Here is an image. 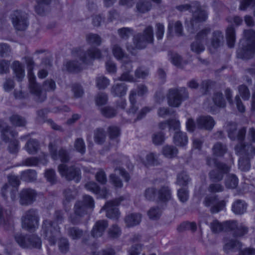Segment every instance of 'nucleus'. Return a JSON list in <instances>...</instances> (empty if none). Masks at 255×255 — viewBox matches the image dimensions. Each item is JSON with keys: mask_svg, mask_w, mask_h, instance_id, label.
Returning <instances> with one entry per match:
<instances>
[{"mask_svg": "<svg viewBox=\"0 0 255 255\" xmlns=\"http://www.w3.org/2000/svg\"><path fill=\"white\" fill-rule=\"evenodd\" d=\"M111 180L112 183L116 187H121L122 186L121 182L118 179V178L114 177V175L111 176Z\"/></svg>", "mask_w": 255, "mask_h": 255, "instance_id": "obj_44", "label": "nucleus"}, {"mask_svg": "<svg viewBox=\"0 0 255 255\" xmlns=\"http://www.w3.org/2000/svg\"><path fill=\"white\" fill-rule=\"evenodd\" d=\"M96 179L101 183H105L106 181V178L104 172L103 171H99L96 176Z\"/></svg>", "mask_w": 255, "mask_h": 255, "instance_id": "obj_36", "label": "nucleus"}, {"mask_svg": "<svg viewBox=\"0 0 255 255\" xmlns=\"http://www.w3.org/2000/svg\"><path fill=\"white\" fill-rule=\"evenodd\" d=\"M59 171L62 176H65L68 180L75 179L77 182L79 180V169H67L65 165H61L59 166Z\"/></svg>", "mask_w": 255, "mask_h": 255, "instance_id": "obj_2", "label": "nucleus"}, {"mask_svg": "<svg viewBox=\"0 0 255 255\" xmlns=\"http://www.w3.org/2000/svg\"><path fill=\"white\" fill-rule=\"evenodd\" d=\"M45 176L49 182L52 183L54 181L55 174L53 170H47L45 172Z\"/></svg>", "mask_w": 255, "mask_h": 255, "instance_id": "obj_32", "label": "nucleus"}, {"mask_svg": "<svg viewBox=\"0 0 255 255\" xmlns=\"http://www.w3.org/2000/svg\"><path fill=\"white\" fill-rule=\"evenodd\" d=\"M121 80L122 81H132V78L128 73H125L122 75Z\"/></svg>", "mask_w": 255, "mask_h": 255, "instance_id": "obj_59", "label": "nucleus"}, {"mask_svg": "<svg viewBox=\"0 0 255 255\" xmlns=\"http://www.w3.org/2000/svg\"><path fill=\"white\" fill-rule=\"evenodd\" d=\"M198 124L200 128L210 129L214 126V122L210 117H204L198 120Z\"/></svg>", "mask_w": 255, "mask_h": 255, "instance_id": "obj_8", "label": "nucleus"}, {"mask_svg": "<svg viewBox=\"0 0 255 255\" xmlns=\"http://www.w3.org/2000/svg\"><path fill=\"white\" fill-rule=\"evenodd\" d=\"M88 40L90 43H94L97 45L100 44L101 40L100 37L96 34H90L88 36Z\"/></svg>", "mask_w": 255, "mask_h": 255, "instance_id": "obj_30", "label": "nucleus"}, {"mask_svg": "<svg viewBox=\"0 0 255 255\" xmlns=\"http://www.w3.org/2000/svg\"><path fill=\"white\" fill-rule=\"evenodd\" d=\"M238 183V180L236 176L234 175L231 176L226 181V185L228 187L231 188H235Z\"/></svg>", "mask_w": 255, "mask_h": 255, "instance_id": "obj_22", "label": "nucleus"}, {"mask_svg": "<svg viewBox=\"0 0 255 255\" xmlns=\"http://www.w3.org/2000/svg\"><path fill=\"white\" fill-rule=\"evenodd\" d=\"M8 69V64L5 61L0 62V74H3L7 72Z\"/></svg>", "mask_w": 255, "mask_h": 255, "instance_id": "obj_42", "label": "nucleus"}, {"mask_svg": "<svg viewBox=\"0 0 255 255\" xmlns=\"http://www.w3.org/2000/svg\"><path fill=\"white\" fill-rule=\"evenodd\" d=\"M47 75V72L46 71L44 70H40L38 73V77L40 78H45Z\"/></svg>", "mask_w": 255, "mask_h": 255, "instance_id": "obj_64", "label": "nucleus"}, {"mask_svg": "<svg viewBox=\"0 0 255 255\" xmlns=\"http://www.w3.org/2000/svg\"><path fill=\"white\" fill-rule=\"evenodd\" d=\"M106 68L107 70L109 72H114L116 71V67L114 64L113 63H107L106 64Z\"/></svg>", "mask_w": 255, "mask_h": 255, "instance_id": "obj_56", "label": "nucleus"}, {"mask_svg": "<svg viewBox=\"0 0 255 255\" xmlns=\"http://www.w3.org/2000/svg\"><path fill=\"white\" fill-rule=\"evenodd\" d=\"M118 32L122 37H124L128 36L130 31L128 28H123L119 29Z\"/></svg>", "mask_w": 255, "mask_h": 255, "instance_id": "obj_46", "label": "nucleus"}, {"mask_svg": "<svg viewBox=\"0 0 255 255\" xmlns=\"http://www.w3.org/2000/svg\"><path fill=\"white\" fill-rule=\"evenodd\" d=\"M12 22L15 28L18 30H23L27 26L26 19L18 11L15 12L13 14Z\"/></svg>", "mask_w": 255, "mask_h": 255, "instance_id": "obj_3", "label": "nucleus"}, {"mask_svg": "<svg viewBox=\"0 0 255 255\" xmlns=\"http://www.w3.org/2000/svg\"><path fill=\"white\" fill-rule=\"evenodd\" d=\"M113 54L114 56L117 58V59H120L123 56V53L121 50V49L118 47V46H115L113 48Z\"/></svg>", "mask_w": 255, "mask_h": 255, "instance_id": "obj_39", "label": "nucleus"}, {"mask_svg": "<svg viewBox=\"0 0 255 255\" xmlns=\"http://www.w3.org/2000/svg\"><path fill=\"white\" fill-rule=\"evenodd\" d=\"M28 79H29V84H30V87L31 88L32 87V86L34 84V82H35V76L31 73V72H28Z\"/></svg>", "mask_w": 255, "mask_h": 255, "instance_id": "obj_57", "label": "nucleus"}, {"mask_svg": "<svg viewBox=\"0 0 255 255\" xmlns=\"http://www.w3.org/2000/svg\"><path fill=\"white\" fill-rule=\"evenodd\" d=\"M38 148V143L37 141L35 140H29L26 146V150L31 154L35 152Z\"/></svg>", "mask_w": 255, "mask_h": 255, "instance_id": "obj_18", "label": "nucleus"}, {"mask_svg": "<svg viewBox=\"0 0 255 255\" xmlns=\"http://www.w3.org/2000/svg\"><path fill=\"white\" fill-rule=\"evenodd\" d=\"M211 228L213 232H218L222 230V226L218 221H215L212 224Z\"/></svg>", "mask_w": 255, "mask_h": 255, "instance_id": "obj_40", "label": "nucleus"}, {"mask_svg": "<svg viewBox=\"0 0 255 255\" xmlns=\"http://www.w3.org/2000/svg\"><path fill=\"white\" fill-rule=\"evenodd\" d=\"M177 153V149L171 146H166L163 149V153L167 157H172L176 155Z\"/></svg>", "mask_w": 255, "mask_h": 255, "instance_id": "obj_21", "label": "nucleus"}, {"mask_svg": "<svg viewBox=\"0 0 255 255\" xmlns=\"http://www.w3.org/2000/svg\"><path fill=\"white\" fill-rule=\"evenodd\" d=\"M120 231L118 227L114 226L110 231V234L113 237H117L120 233Z\"/></svg>", "mask_w": 255, "mask_h": 255, "instance_id": "obj_50", "label": "nucleus"}, {"mask_svg": "<svg viewBox=\"0 0 255 255\" xmlns=\"http://www.w3.org/2000/svg\"><path fill=\"white\" fill-rule=\"evenodd\" d=\"M225 150V147L220 143H217L214 147V151L216 154H222Z\"/></svg>", "mask_w": 255, "mask_h": 255, "instance_id": "obj_33", "label": "nucleus"}, {"mask_svg": "<svg viewBox=\"0 0 255 255\" xmlns=\"http://www.w3.org/2000/svg\"><path fill=\"white\" fill-rule=\"evenodd\" d=\"M180 61V58L178 56H176L175 57H173L172 60V63L176 66H178L179 65Z\"/></svg>", "mask_w": 255, "mask_h": 255, "instance_id": "obj_63", "label": "nucleus"}, {"mask_svg": "<svg viewBox=\"0 0 255 255\" xmlns=\"http://www.w3.org/2000/svg\"><path fill=\"white\" fill-rule=\"evenodd\" d=\"M154 156L152 153L150 154L147 156V161L144 162L145 165L154 164Z\"/></svg>", "mask_w": 255, "mask_h": 255, "instance_id": "obj_52", "label": "nucleus"}, {"mask_svg": "<svg viewBox=\"0 0 255 255\" xmlns=\"http://www.w3.org/2000/svg\"><path fill=\"white\" fill-rule=\"evenodd\" d=\"M13 87V82L11 80L7 81L4 85V89L6 91H8Z\"/></svg>", "mask_w": 255, "mask_h": 255, "instance_id": "obj_51", "label": "nucleus"}, {"mask_svg": "<svg viewBox=\"0 0 255 255\" xmlns=\"http://www.w3.org/2000/svg\"><path fill=\"white\" fill-rule=\"evenodd\" d=\"M102 113L107 117H112L115 115L114 110L110 108L103 109L102 110Z\"/></svg>", "mask_w": 255, "mask_h": 255, "instance_id": "obj_35", "label": "nucleus"}, {"mask_svg": "<svg viewBox=\"0 0 255 255\" xmlns=\"http://www.w3.org/2000/svg\"><path fill=\"white\" fill-rule=\"evenodd\" d=\"M194 122L192 119L188 120L186 123V127L188 130L192 131L194 129Z\"/></svg>", "mask_w": 255, "mask_h": 255, "instance_id": "obj_54", "label": "nucleus"}, {"mask_svg": "<svg viewBox=\"0 0 255 255\" xmlns=\"http://www.w3.org/2000/svg\"><path fill=\"white\" fill-rule=\"evenodd\" d=\"M148 214L150 219H156L159 217L160 213L158 209H151L149 211Z\"/></svg>", "mask_w": 255, "mask_h": 255, "instance_id": "obj_34", "label": "nucleus"}, {"mask_svg": "<svg viewBox=\"0 0 255 255\" xmlns=\"http://www.w3.org/2000/svg\"><path fill=\"white\" fill-rule=\"evenodd\" d=\"M11 121L14 125H15L17 126H22L25 124L24 120L17 115L13 116L11 117Z\"/></svg>", "mask_w": 255, "mask_h": 255, "instance_id": "obj_25", "label": "nucleus"}, {"mask_svg": "<svg viewBox=\"0 0 255 255\" xmlns=\"http://www.w3.org/2000/svg\"><path fill=\"white\" fill-rule=\"evenodd\" d=\"M178 196L179 200L182 202L187 201L188 197V192L183 189L178 191Z\"/></svg>", "mask_w": 255, "mask_h": 255, "instance_id": "obj_31", "label": "nucleus"}, {"mask_svg": "<svg viewBox=\"0 0 255 255\" xmlns=\"http://www.w3.org/2000/svg\"><path fill=\"white\" fill-rule=\"evenodd\" d=\"M107 100L106 95L101 94L99 95L96 99V103L98 105H101L105 104Z\"/></svg>", "mask_w": 255, "mask_h": 255, "instance_id": "obj_41", "label": "nucleus"}, {"mask_svg": "<svg viewBox=\"0 0 255 255\" xmlns=\"http://www.w3.org/2000/svg\"><path fill=\"white\" fill-rule=\"evenodd\" d=\"M107 226V223L105 221L98 222L94 226L92 235L94 237H99L102 235V232Z\"/></svg>", "mask_w": 255, "mask_h": 255, "instance_id": "obj_9", "label": "nucleus"}, {"mask_svg": "<svg viewBox=\"0 0 255 255\" xmlns=\"http://www.w3.org/2000/svg\"><path fill=\"white\" fill-rule=\"evenodd\" d=\"M9 51L8 47L5 44H0V54L3 56L4 53L7 52Z\"/></svg>", "mask_w": 255, "mask_h": 255, "instance_id": "obj_47", "label": "nucleus"}, {"mask_svg": "<svg viewBox=\"0 0 255 255\" xmlns=\"http://www.w3.org/2000/svg\"><path fill=\"white\" fill-rule=\"evenodd\" d=\"M147 72H145L141 69H138L136 71V76L139 78H144L148 75Z\"/></svg>", "mask_w": 255, "mask_h": 255, "instance_id": "obj_53", "label": "nucleus"}, {"mask_svg": "<svg viewBox=\"0 0 255 255\" xmlns=\"http://www.w3.org/2000/svg\"><path fill=\"white\" fill-rule=\"evenodd\" d=\"M45 84V86L48 85V87H47V89L53 90V89H54L55 88V84L52 80L46 82Z\"/></svg>", "mask_w": 255, "mask_h": 255, "instance_id": "obj_61", "label": "nucleus"}, {"mask_svg": "<svg viewBox=\"0 0 255 255\" xmlns=\"http://www.w3.org/2000/svg\"><path fill=\"white\" fill-rule=\"evenodd\" d=\"M140 250V247L138 246L135 248H132L129 252V255H138Z\"/></svg>", "mask_w": 255, "mask_h": 255, "instance_id": "obj_58", "label": "nucleus"}, {"mask_svg": "<svg viewBox=\"0 0 255 255\" xmlns=\"http://www.w3.org/2000/svg\"><path fill=\"white\" fill-rule=\"evenodd\" d=\"M227 43L229 47H232L235 43V31L233 27H229L227 30Z\"/></svg>", "mask_w": 255, "mask_h": 255, "instance_id": "obj_16", "label": "nucleus"}, {"mask_svg": "<svg viewBox=\"0 0 255 255\" xmlns=\"http://www.w3.org/2000/svg\"><path fill=\"white\" fill-rule=\"evenodd\" d=\"M191 49L195 52L199 53L204 50V48L202 45H200L198 42L193 43L191 45Z\"/></svg>", "mask_w": 255, "mask_h": 255, "instance_id": "obj_37", "label": "nucleus"}, {"mask_svg": "<svg viewBox=\"0 0 255 255\" xmlns=\"http://www.w3.org/2000/svg\"><path fill=\"white\" fill-rule=\"evenodd\" d=\"M118 204H114V202H108L103 209L106 211L107 216L110 218H117L119 215V212L118 210L115 206L117 205Z\"/></svg>", "mask_w": 255, "mask_h": 255, "instance_id": "obj_5", "label": "nucleus"}, {"mask_svg": "<svg viewBox=\"0 0 255 255\" xmlns=\"http://www.w3.org/2000/svg\"><path fill=\"white\" fill-rule=\"evenodd\" d=\"M13 69L18 80H20L24 76V72L21 65L18 61L13 64Z\"/></svg>", "mask_w": 255, "mask_h": 255, "instance_id": "obj_15", "label": "nucleus"}, {"mask_svg": "<svg viewBox=\"0 0 255 255\" xmlns=\"http://www.w3.org/2000/svg\"><path fill=\"white\" fill-rule=\"evenodd\" d=\"M210 189L211 191L219 192L222 190V187L217 184L211 186Z\"/></svg>", "mask_w": 255, "mask_h": 255, "instance_id": "obj_62", "label": "nucleus"}, {"mask_svg": "<svg viewBox=\"0 0 255 255\" xmlns=\"http://www.w3.org/2000/svg\"><path fill=\"white\" fill-rule=\"evenodd\" d=\"M188 180V177L186 175L184 176L182 175H179L177 178V182L179 185H184V183H186Z\"/></svg>", "mask_w": 255, "mask_h": 255, "instance_id": "obj_45", "label": "nucleus"}, {"mask_svg": "<svg viewBox=\"0 0 255 255\" xmlns=\"http://www.w3.org/2000/svg\"><path fill=\"white\" fill-rule=\"evenodd\" d=\"M99 57H100V52L98 51L93 50V51H90L88 53V56L86 58L88 60H91L94 58H98Z\"/></svg>", "mask_w": 255, "mask_h": 255, "instance_id": "obj_38", "label": "nucleus"}, {"mask_svg": "<svg viewBox=\"0 0 255 255\" xmlns=\"http://www.w3.org/2000/svg\"><path fill=\"white\" fill-rule=\"evenodd\" d=\"M164 26L162 24H156V35L157 38L158 39H160L162 38L164 34Z\"/></svg>", "mask_w": 255, "mask_h": 255, "instance_id": "obj_29", "label": "nucleus"}, {"mask_svg": "<svg viewBox=\"0 0 255 255\" xmlns=\"http://www.w3.org/2000/svg\"><path fill=\"white\" fill-rule=\"evenodd\" d=\"M86 188L94 193L99 194L101 197L106 198V191L103 190H100L96 185V184L94 182H90L87 183L86 185Z\"/></svg>", "mask_w": 255, "mask_h": 255, "instance_id": "obj_11", "label": "nucleus"}, {"mask_svg": "<svg viewBox=\"0 0 255 255\" xmlns=\"http://www.w3.org/2000/svg\"><path fill=\"white\" fill-rule=\"evenodd\" d=\"M75 147L79 152L81 153H84L85 152V147L83 140L81 139H78L75 142Z\"/></svg>", "mask_w": 255, "mask_h": 255, "instance_id": "obj_23", "label": "nucleus"}, {"mask_svg": "<svg viewBox=\"0 0 255 255\" xmlns=\"http://www.w3.org/2000/svg\"><path fill=\"white\" fill-rule=\"evenodd\" d=\"M237 106L238 109V110L241 112H243L245 111V107L244 105L239 101V99L238 97H236V98Z\"/></svg>", "mask_w": 255, "mask_h": 255, "instance_id": "obj_55", "label": "nucleus"}, {"mask_svg": "<svg viewBox=\"0 0 255 255\" xmlns=\"http://www.w3.org/2000/svg\"><path fill=\"white\" fill-rule=\"evenodd\" d=\"M38 220L33 211L29 213L22 219V227L27 230L31 229L38 225Z\"/></svg>", "mask_w": 255, "mask_h": 255, "instance_id": "obj_1", "label": "nucleus"}, {"mask_svg": "<svg viewBox=\"0 0 255 255\" xmlns=\"http://www.w3.org/2000/svg\"><path fill=\"white\" fill-rule=\"evenodd\" d=\"M247 208V205L245 202L238 201L233 205L232 210L236 214H241L244 213Z\"/></svg>", "mask_w": 255, "mask_h": 255, "instance_id": "obj_13", "label": "nucleus"}, {"mask_svg": "<svg viewBox=\"0 0 255 255\" xmlns=\"http://www.w3.org/2000/svg\"><path fill=\"white\" fill-rule=\"evenodd\" d=\"M194 17L196 18V20L198 21H204L207 17V14L204 10L198 9L194 13Z\"/></svg>", "mask_w": 255, "mask_h": 255, "instance_id": "obj_19", "label": "nucleus"}, {"mask_svg": "<svg viewBox=\"0 0 255 255\" xmlns=\"http://www.w3.org/2000/svg\"><path fill=\"white\" fill-rule=\"evenodd\" d=\"M109 84V80L105 77H100L97 79V86L99 88H104Z\"/></svg>", "mask_w": 255, "mask_h": 255, "instance_id": "obj_28", "label": "nucleus"}, {"mask_svg": "<svg viewBox=\"0 0 255 255\" xmlns=\"http://www.w3.org/2000/svg\"><path fill=\"white\" fill-rule=\"evenodd\" d=\"M159 194L160 199L163 201L169 200L171 198L170 193L167 187L162 189Z\"/></svg>", "mask_w": 255, "mask_h": 255, "instance_id": "obj_20", "label": "nucleus"}, {"mask_svg": "<svg viewBox=\"0 0 255 255\" xmlns=\"http://www.w3.org/2000/svg\"><path fill=\"white\" fill-rule=\"evenodd\" d=\"M50 152L51 154L52 157L53 159L56 160L58 158L60 159L61 162H65L67 160V157L66 156V152L64 150L59 151L58 152V157L57 156L56 153V150L52 147V145H50L49 146Z\"/></svg>", "mask_w": 255, "mask_h": 255, "instance_id": "obj_14", "label": "nucleus"}, {"mask_svg": "<svg viewBox=\"0 0 255 255\" xmlns=\"http://www.w3.org/2000/svg\"><path fill=\"white\" fill-rule=\"evenodd\" d=\"M35 192L31 189H25L22 191L20 195V202L22 204L31 203L35 197Z\"/></svg>", "mask_w": 255, "mask_h": 255, "instance_id": "obj_6", "label": "nucleus"}, {"mask_svg": "<svg viewBox=\"0 0 255 255\" xmlns=\"http://www.w3.org/2000/svg\"><path fill=\"white\" fill-rule=\"evenodd\" d=\"M84 201L85 205L93 207V200L92 198L89 196H86L84 197Z\"/></svg>", "mask_w": 255, "mask_h": 255, "instance_id": "obj_49", "label": "nucleus"}, {"mask_svg": "<svg viewBox=\"0 0 255 255\" xmlns=\"http://www.w3.org/2000/svg\"><path fill=\"white\" fill-rule=\"evenodd\" d=\"M177 34H180L182 31V26L180 22L177 21L175 23L173 29Z\"/></svg>", "mask_w": 255, "mask_h": 255, "instance_id": "obj_48", "label": "nucleus"}, {"mask_svg": "<svg viewBox=\"0 0 255 255\" xmlns=\"http://www.w3.org/2000/svg\"><path fill=\"white\" fill-rule=\"evenodd\" d=\"M214 103L215 105L219 107H224L225 106V102L223 100L222 95L221 94H217L214 99Z\"/></svg>", "mask_w": 255, "mask_h": 255, "instance_id": "obj_27", "label": "nucleus"}, {"mask_svg": "<svg viewBox=\"0 0 255 255\" xmlns=\"http://www.w3.org/2000/svg\"><path fill=\"white\" fill-rule=\"evenodd\" d=\"M164 140V136L162 134L159 133L155 135L153 138V141L155 144H160Z\"/></svg>", "mask_w": 255, "mask_h": 255, "instance_id": "obj_43", "label": "nucleus"}, {"mask_svg": "<svg viewBox=\"0 0 255 255\" xmlns=\"http://www.w3.org/2000/svg\"><path fill=\"white\" fill-rule=\"evenodd\" d=\"M141 217L138 214H131L126 219V223L128 226L132 227L138 224L140 221Z\"/></svg>", "mask_w": 255, "mask_h": 255, "instance_id": "obj_12", "label": "nucleus"}, {"mask_svg": "<svg viewBox=\"0 0 255 255\" xmlns=\"http://www.w3.org/2000/svg\"><path fill=\"white\" fill-rule=\"evenodd\" d=\"M239 93L244 100L248 99L250 97L249 90L245 86H241L239 87Z\"/></svg>", "mask_w": 255, "mask_h": 255, "instance_id": "obj_24", "label": "nucleus"}, {"mask_svg": "<svg viewBox=\"0 0 255 255\" xmlns=\"http://www.w3.org/2000/svg\"><path fill=\"white\" fill-rule=\"evenodd\" d=\"M153 39V31L151 27H147L144 31V34L141 40V42H152Z\"/></svg>", "mask_w": 255, "mask_h": 255, "instance_id": "obj_17", "label": "nucleus"}, {"mask_svg": "<svg viewBox=\"0 0 255 255\" xmlns=\"http://www.w3.org/2000/svg\"><path fill=\"white\" fill-rule=\"evenodd\" d=\"M215 198L208 199L207 198L205 201V205L207 206L213 205L211 208V211L213 213L218 212L219 211L223 210L224 208L225 204L223 201L218 203Z\"/></svg>", "mask_w": 255, "mask_h": 255, "instance_id": "obj_7", "label": "nucleus"}, {"mask_svg": "<svg viewBox=\"0 0 255 255\" xmlns=\"http://www.w3.org/2000/svg\"><path fill=\"white\" fill-rule=\"evenodd\" d=\"M174 142L178 146H183L187 143V138L186 134L180 131L176 132L174 136Z\"/></svg>", "mask_w": 255, "mask_h": 255, "instance_id": "obj_10", "label": "nucleus"}, {"mask_svg": "<svg viewBox=\"0 0 255 255\" xmlns=\"http://www.w3.org/2000/svg\"><path fill=\"white\" fill-rule=\"evenodd\" d=\"M115 172L117 173H119L120 174H121V176H123L126 179V180H128V175L123 170L121 169H119L118 170L117 169L116 170Z\"/></svg>", "mask_w": 255, "mask_h": 255, "instance_id": "obj_60", "label": "nucleus"}, {"mask_svg": "<svg viewBox=\"0 0 255 255\" xmlns=\"http://www.w3.org/2000/svg\"><path fill=\"white\" fill-rule=\"evenodd\" d=\"M183 89L180 91L172 90L169 91L168 96V103L170 106L178 107L181 103V92Z\"/></svg>", "mask_w": 255, "mask_h": 255, "instance_id": "obj_4", "label": "nucleus"}, {"mask_svg": "<svg viewBox=\"0 0 255 255\" xmlns=\"http://www.w3.org/2000/svg\"><path fill=\"white\" fill-rule=\"evenodd\" d=\"M137 9L139 11L144 12L149 9V4L145 1H141L137 4Z\"/></svg>", "mask_w": 255, "mask_h": 255, "instance_id": "obj_26", "label": "nucleus"}]
</instances>
